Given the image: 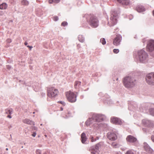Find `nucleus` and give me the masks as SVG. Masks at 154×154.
Masks as SVG:
<instances>
[{
    "mask_svg": "<svg viewBox=\"0 0 154 154\" xmlns=\"http://www.w3.org/2000/svg\"><path fill=\"white\" fill-rule=\"evenodd\" d=\"M24 45H25L26 46V45H28V43H27V42H26L24 43Z\"/></svg>",
    "mask_w": 154,
    "mask_h": 154,
    "instance_id": "c03bdc74",
    "label": "nucleus"
},
{
    "mask_svg": "<svg viewBox=\"0 0 154 154\" xmlns=\"http://www.w3.org/2000/svg\"><path fill=\"white\" fill-rule=\"evenodd\" d=\"M134 57L137 61L141 63H145L148 61V55L145 51L142 49L138 51L137 55L134 56Z\"/></svg>",
    "mask_w": 154,
    "mask_h": 154,
    "instance_id": "f03ea898",
    "label": "nucleus"
},
{
    "mask_svg": "<svg viewBox=\"0 0 154 154\" xmlns=\"http://www.w3.org/2000/svg\"><path fill=\"white\" fill-rule=\"evenodd\" d=\"M117 80H118V78L117 79Z\"/></svg>",
    "mask_w": 154,
    "mask_h": 154,
    "instance_id": "4d7b16f0",
    "label": "nucleus"
},
{
    "mask_svg": "<svg viewBox=\"0 0 154 154\" xmlns=\"http://www.w3.org/2000/svg\"><path fill=\"white\" fill-rule=\"evenodd\" d=\"M118 144L114 142L112 143V146L114 148H116L117 147H119V146H118Z\"/></svg>",
    "mask_w": 154,
    "mask_h": 154,
    "instance_id": "c85d7f7f",
    "label": "nucleus"
},
{
    "mask_svg": "<svg viewBox=\"0 0 154 154\" xmlns=\"http://www.w3.org/2000/svg\"><path fill=\"white\" fill-rule=\"evenodd\" d=\"M118 2L124 5H128L129 3V0H117Z\"/></svg>",
    "mask_w": 154,
    "mask_h": 154,
    "instance_id": "6ab92c4d",
    "label": "nucleus"
},
{
    "mask_svg": "<svg viewBox=\"0 0 154 154\" xmlns=\"http://www.w3.org/2000/svg\"><path fill=\"white\" fill-rule=\"evenodd\" d=\"M151 139L152 141L154 142V136H152L151 137Z\"/></svg>",
    "mask_w": 154,
    "mask_h": 154,
    "instance_id": "4c0bfd02",
    "label": "nucleus"
},
{
    "mask_svg": "<svg viewBox=\"0 0 154 154\" xmlns=\"http://www.w3.org/2000/svg\"><path fill=\"white\" fill-rule=\"evenodd\" d=\"M89 139L91 140V142H93L95 141V140L94 139V137L92 136H91L89 137Z\"/></svg>",
    "mask_w": 154,
    "mask_h": 154,
    "instance_id": "f704fd0d",
    "label": "nucleus"
},
{
    "mask_svg": "<svg viewBox=\"0 0 154 154\" xmlns=\"http://www.w3.org/2000/svg\"><path fill=\"white\" fill-rule=\"evenodd\" d=\"M124 86L127 88H131L134 87L136 84V79L131 76H126L123 79Z\"/></svg>",
    "mask_w": 154,
    "mask_h": 154,
    "instance_id": "20e7f679",
    "label": "nucleus"
},
{
    "mask_svg": "<svg viewBox=\"0 0 154 154\" xmlns=\"http://www.w3.org/2000/svg\"><path fill=\"white\" fill-rule=\"evenodd\" d=\"M29 2L27 0H22L21 4L23 5L27 6L29 4Z\"/></svg>",
    "mask_w": 154,
    "mask_h": 154,
    "instance_id": "b1692460",
    "label": "nucleus"
},
{
    "mask_svg": "<svg viewBox=\"0 0 154 154\" xmlns=\"http://www.w3.org/2000/svg\"><path fill=\"white\" fill-rule=\"evenodd\" d=\"M67 23L66 22L64 21L62 23L61 25L63 26H65L67 25Z\"/></svg>",
    "mask_w": 154,
    "mask_h": 154,
    "instance_id": "7c9ffc66",
    "label": "nucleus"
},
{
    "mask_svg": "<svg viewBox=\"0 0 154 154\" xmlns=\"http://www.w3.org/2000/svg\"><path fill=\"white\" fill-rule=\"evenodd\" d=\"M8 7L7 5L5 3H3L0 5V9H6Z\"/></svg>",
    "mask_w": 154,
    "mask_h": 154,
    "instance_id": "412c9836",
    "label": "nucleus"
},
{
    "mask_svg": "<svg viewBox=\"0 0 154 154\" xmlns=\"http://www.w3.org/2000/svg\"><path fill=\"white\" fill-rule=\"evenodd\" d=\"M81 141L82 143L83 144H86L85 142L87 139L85 133L83 132L81 134Z\"/></svg>",
    "mask_w": 154,
    "mask_h": 154,
    "instance_id": "f3484780",
    "label": "nucleus"
},
{
    "mask_svg": "<svg viewBox=\"0 0 154 154\" xmlns=\"http://www.w3.org/2000/svg\"><path fill=\"white\" fill-rule=\"evenodd\" d=\"M36 135V133L35 132H34L32 134V136L33 137H35Z\"/></svg>",
    "mask_w": 154,
    "mask_h": 154,
    "instance_id": "58836bf2",
    "label": "nucleus"
},
{
    "mask_svg": "<svg viewBox=\"0 0 154 154\" xmlns=\"http://www.w3.org/2000/svg\"><path fill=\"white\" fill-rule=\"evenodd\" d=\"M127 141L130 143H134L136 141L137 139L134 136L129 135L126 138Z\"/></svg>",
    "mask_w": 154,
    "mask_h": 154,
    "instance_id": "2eb2a0df",
    "label": "nucleus"
},
{
    "mask_svg": "<svg viewBox=\"0 0 154 154\" xmlns=\"http://www.w3.org/2000/svg\"><path fill=\"white\" fill-rule=\"evenodd\" d=\"M146 49L148 51L151 52L154 50V40H149L147 44Z\"/></svg>",
    "mask_w": 154,
    "mask_h": 154,
    "instance_id": "9d476101",
    "label": "nucleus"
},
{
    "mask_svg": "<svg viewBox=\"0 0 154 154\" xmlns=\"http://www.w3.org/2000/svg\"><path fill=\"white\" fill-rule=\"evenodd\" d=\"M150 113L152 115L154 116V109L151 108L149 109Z\"/></svg>",
    "mask_w": 154,
    "mask_h": 154,
    "instance_id": "cd10ccee",
    "label": "nucleus"
},
{
    "mask_svg": "<svg viewBox=\"0 0 154 154\" xmlns=\"http://www.w3.org/2000/svg\"><path fill=\"white\" fill-rule=\"evenodd\" d=\"M60 0H49V3L50 4L54 2L55 3H58Z\"/></svg>",
    "mask_w": 154,
    "mask_h": 154,
    "instance_id": "a878e982",
    "label": "nucleus"
},
{
    "mask_svg": "<svg viewBox=\"0 0 154 154\" xmlns=\"http://www.w3.org/2000/svg\"><path fill=\"white\" fill-rule=\"evenodd\" d=\"M35 152L36 154H42L41 150L39 149L36 150Z\"/></svg>",
    "mask_w": 154,
    "mask_h": 154,
    "instance_id": "473e14b6",
    "label": "nucleus"
},
{
    "mask_svg": "<svg viewBox=\"0 0 154 154\" xmlns=\"http://www.w3.org/2000/svg\"><path fill=\"white\" fill-rule=\"evenodd\" d=\"M131 18H130V20H131L133 18L132 16L131 15Z\"/></svg>",
    "mask_w": 154,
    "mask_h": 154,
    "instance_id": "09e8293b",
    "label": "nucleus"
},
{
    "mask_svg": "<svg viewBox=\"0 0 154 154\" xmlns=\"http://www.w3.org/2000/svg\"><path fill=\"white\" fill-rule=\"evenodd\" d=\"M146 79L148 84L154 85V72H152L147 75Z\"/></svg>",
    "mask_w": 154,
    "mask_h": 154,
    "instance_id": "6e6552de",
    "label": "nucleus"
},
{
    "mask_svg": "<svg viewBox=\"0 0 154 154\" xmlns=\"http://www.w3.org/2000/svg\"><path fill=\"white\" fill-rule=\"evenodd\" d=\"M122 40V37L120 35H117L113 39V44L116 46H118L120 45Z\"/></svg>",
    "mask_w": 154,
    "mask_h": 154,
    "instance_id": "9b49d317",
    "label": "nucleus"
},
{
    "mask_svg": "<svg viewBox=\"0 0 154 154\" xmlns=\"http://www.w3.org/2000/svg\"><path fill=\"white\" fill-rule=\"evenodd\" d=\"M120 11L118 10H114L112 11L111 12V17L110 22L108 21V24L110 26H113L117 23V19L118 17V15Z\"/></svg>",
    "mask_w": 154,
    "mask_h": 154,
    "instance_id": "39448f33",
    "label": "nucleus"
},
{
    "mask_svg": "<svg viewBox=\"0 0 154 154\" xmlns=\"http://www.w3.org/2000/svg\"><path fill=\"white\" fill-rule=\"evenodd\" d=\"M6 67L9 70L11 68V66L9 65L6 66Z\"/></svg>",
    "mask_w": 154,
    "mask_h": 154,
    "instance_id": "e433bc0d",
    "label": "nucleus"
},
{
    "mask_svg": "<svg viewBox=\"0 0 154 154\" xmlns=\"http://www.w3.org/2000/svg\"><path fill=\"white\" fill-rule=\"evenodd\" d=\"M8 154V152H5L4 154Z\"/></svg>",
    "mask_w": 154,
    "mask_h": 154,
    "instance_id": "3c124183",
    "label": "nucleus"
},
{
    "mask_svg": "<svg viewBox=\"0 0 154 154\" xmlns=\"http://www.w3.org/2000/svg\"><path fill=\"white\" fill-rule=\"evenodd\" d=\"M78 39L79 41L81 42H83L85 41V37L82 35H79Z\"/></svg>",
    "mask_w": 154,
    "mask_h": 154,
    "instance_id": "5701e85b",
    "label": "nucleus"
},
{
    "mask_svg": "<svg viewBox=\"0 0 154 154\" xmlns=\"http://www.w3.org/2000/svg\"><path fill=\"white\" fill-rule=\"evenodd\" d=\"M143 43H144V42H145V39H143Z\"/></svg>",
    "mask_w": 154,
    "mask_h": 154,
    "instance_id": "49530a36",
    "label": "nucleus"
},
{
    "mask_svg": "<svg viewBox=\"0 0 154 154\" xmlns=\"http://www.w3.org/2000/svg\"><path fill=\"white\" fill-rule=\"evenodd\" d=\"M53 20L54 21H57L58 20V17L57 16H55L54 17Z\"/></svg>",
    "mask_w": 154,
    "mask_h": 154,
    "instance_id": "72a5a7b5",
    "label": "nucleus"
},
{
    "mask_svg": "<svg viewBox=\"0 0 154 154\" xmlns=\"http://www.w3.org/2000/svg\"><path fill=\"white\" fill-rule=\"evenodd\" d=\"M102 145H103V143L100 142L96 144L95 146L91 147L90 149L91 151V154H95V152L98 153L99 152V148Z\"/></svg>",
    "mask_w": 154,
    "mask_h": 154,
    "instance_id": "1a4fd4ad",
    "label": "nucleus"
},
{
    "mask_svg": "<svg viewBox=\"0 0 154 154\" xmlns=\"http://www.w3.org/2000/svg\"><path fill=\"white\" fill-rule=\"evenodd\" d=\"M125 154H134L133 151L130 150L127 152Z\"/></svg>",
    "mask_w": 154,
    "mask_h": 154,
    "instance_id": "c756f323",
    "label": "nucleus"
},
{
    "mask_svg": "<svg viewBox=\"0 0 154 154\" xmlns=\"http://www.w3.org/2000/svg\"><path fill=\"white\" fill-rule=\"evenodd\" d=\"M58 102L59 103H60L61 104H62V105H63L64 106H65V102L63 101H58Z\"/></svg>",
    "mask_w": 154,
    "mask_h": 154,
    "instance_id": "c9c22d12",
    "label": "nucleus"
},
{
    "mask_svg": "<svg viewBox=\"0 0 154 154\" xmlns=\"http://www.w3.org/2000/svg\"><path fill=\"white\" fill-rule=\"evenodd\" d=\"M23 122L27 124L30 125H35V122H34L27 119H25L23 120Z\"/></svg>",
    "mask_w": 154,
    "mask_h": 154,
    "instance_id": "a211bd4d",
    "label": "nucleus"
},
{
    "mask_svg": "<svg viewBox=\"0 0 154 154\" xmlns=\"http://www.w3.org/2000/svg\"><path fill=\"white\" fill-rule=\"evenodd\" d=\"M7 41L8 42H9V43H10L11 42V39H7Z\"/></svg>",
    "mask_w": 154,
    "mask_h": 154,
    "instance_id": "37998d69",
    "label": "nucleus"
},
{
    "mask_svg": "<svg viewBox=\"0 0 154 154\" xmlns=\"http://www.w3.org/2000/svg\"><path fill=\"white\" fill-rule=\"evenodd\" d=\"M63 109L62 107H60V110L61 111H63Z\"/></svg>",
    "mask_w": 154,
    "mask_h": 154,
    "instance_id": "de8ad7c7",
    "label": "nucleus"
},
{
    "mask_svg": "<svg viewBox=\"0 0 154 154\" xmlns=\"http://www.w3.org/2000/svg\"><path fill=\"white\" fill-rule=\"evenodd\" d=\"M81 82L79 81H76L75 83L74 87L75 88H78V87L80 85Z\"/></svg>",
    "mask_w": 154,
    "mask_h": 154,
    "instance_id": "393cba45",
    "label": "nucleus"
},
{
    "mask_svg": "<svg viewBox=\"0 0 154 154\" xmlns=\"http://www.w3.org/2000/svg\"><path fill=\"white\" fill-rule=\"evenodd\" d=\"M100 42L103 45H104L106 43V41L104 38H102L100 39Z\"/></svg>",
    "mask_w": 154,
    "mask_h": 154,
    "instance_id": "bb28decb",
    "label": "nucleus"
},
{
    "mask_svg": "<svg viewBox=\"0 0 154 154\" xmlns=\"http://www.w3.org/2000/svg\"><path fill=\"white\" fill-rule=\"evenodd\" d=\"M42 125V124H41V125Z\"/></svg>",
    "mask_w": 154,
    "mask_h": 154,
    "instance_id": "13d9d810",
    "label": "nucleus"
},
{
    "mask_svg": "<svg viewBox=\"0 0 154 154\" xmlns=\"http://www.w3.org/2000/svg\"><path fill=\"white\" fill-rule=\"evenodd\" d=\"M152 13H153V16H154V10L153 11Z\"/></svg>",
    "mask_w": 154,
    "mask_h": 154,
    "instance_id": "8fccbe9b",
    "label": "nucleus"
},
{
    "mask_svg": "<svg viewBox=\"0 0 154 154\" xmlns=\"http://www.w3.org/2000/svg\"><path fill=\"white\" fill-rule=\"evenodd\" d=\"M35 113V112H33V114H34Z\"/></svg>",
    "mask_w": 154,
    "mask_h": 154,
    "instance_id": "6e6d98bb",
    "label": "nucleus"
},
{
    "mask_svg": "<svg viewBox=\"0 0 154 154\" xmlns=\"http://www.w3.org/2000/svg\"><path fill=\"white\" fill-rule=\"evenodd\" d=\"M142 122L146 127H150L152 125V122L150 120L146 119H143L142 121Z\"/></svg>",
    "mask_w": 154,
    "mask_h": 154,
    "instance_id": "4468645a",
    "label": "nucleus"
},
{
    "mask_svg": "<svg viewBox=\"0 0 154 154\" xmlns=\"http://www.w3.org/2000/svg\"><path fill=\"white\" fill-rule=\"evenodd\" d=\"M88 24L93 28H96L99 25V20L95 16L93 15L85 14L84 16Z\"/></svg>",
    "mask_w": 154,
    "mask_h": 154,
    "instance_id": "7ed1b4c3",
    "label": "nucleus"
},
{
    "mask_svg": "<svg viewBox=\"0 0 154 154\" xmlns=\"http://www.w3.org/2000/svg\"><path fill=\"white\" fill-rule=\"evenodd\" d=\"M47 91L48 96L51 98H55L58 93V90L52 87L48 88Z\"/></svg>",
    "mask_w": 154,
    "mask_h": 154,
    "instance_id": "423d86ee",
    "label": "nucleus"
},
{
    "mask_svg": "<svg viewBox=\"0 0 154 154\" xmlns=\"http://www.w3.org/2000/svg\"><path fill=\"white\" fill-rule=\"evenodd\" d=\"M43 154H47V152H45Z\"/></svg>",
    "mask_w": 154,
    "mask_h": 154,
    "instance_id": "603ef678",
    "label": "nucleus"
},
{
    "mask_svg": "<svg viewBox=\"0 0 154 154\" xmlns=\"http://www.w3.org/2000/svg\"><path fill=\"white\" fill-rule=\"evenodd\" d=\"M66 97L68 101L71 103H74L76 100L77 95L73 92L71 91L67 92L66 94Z\"/></svg>",
    "mask_w": 154,
    "mask_h": 154,
    "instance_id": "0eeeda50",
    "label": "nucleus"
},
{
    "mask_svg": "<svg viewBox=\"0 0 154 154\" xmlns=\"http://www.w3.org/2000/svg\"><path fill=\"white\" fill-rule=\"evenodd\" d=\"M113 51L115 53L117 54L119 52V50L118 49H113Z\"/></svg>",
    "mask_w": 154,
    "mask_h": 154,
    "instance_id": "2f4dec72",
    "label": "nucleus"
},
{
    "mask_svg": "<svg viewBox=\"0 0 154 154\" xmlns=\"http://www.w3.org/2000/svg\"><path fill=\"white\" fill-rule=\"evenodd\" d=\"M105 118V116L101 114H97L94 113L91 118L88 119L85 122V124L87 125H89L90 124L94 122V125L95 126L99 128L101 126V123L100 122L103 121Z\"/></svg>",
    "mask_w": 154,
    "mask_h": 154,
    "instance_id": "f257e3e1",
    "label": "nucleus"
},
{
    "mask_svg": "<svg viewBox=\"0 0 154 154\" xmlns=\"http://www.w3.org/2000/svg\"><path fill=\"white\" fill-rule=\"evenodd\" d=\"M144 147L145 150L149 153H151L152 152L153 150L146 143H144Z\"/></svg>",
    "mask_w": 154,
    "mask_h": 154,
    "instance_id": "dca6fc26",
    "label": "nucleus"
},
{
    "mask_svg": "<svg viewBox=\"0 0 154 154\" xmlns=\"http://www.w3.org/2000/svg\"><path fill=\"white\" fill-rule=\"evenodd\" d=\"M64 118H67V116H66V117H65Z\"/></svg>",
    "mask_w": 154,
    "mask_h": 154,
    "instance_id": "5fc2aeb1",
    "label": "nucleus"
},
{
    "mask_svg": "<svg viewBox=\"0 0 154 154\" xmlns=\"http://www.w3.org/2000/svg\"><path fill=\"white\" fill-rule=\"evenodd\" d=\"M136 9L137 11L139 12H143L145 11L144 7L141 5L137 6L136 8Z\"/></svg>",
    "mask_w": 154,
    "mask_h": 154,
    "instance_id": "aec40b11",
    "label": "nucleus"
},
{
    "mask_svg": "<svg viewBox=\"0 0 154 154\" xmlns=\"http://www.w3.org/2000/svg\"><path fill=\"white\" fill-rule=\"evenodd\" d=\"M5 111L6 114L11 115L12 114L13 110L11 108L7 109L5 110Z\"/></svg>",
    "mask_w": 154,
    "mask_h": 154,
    "instance_id": "4be33fe9",
    "label": "nucleus"
},
{
    "mask_svg": "<svg viewBox=\"0 0 154 154\" xmlns=\"http://www.w3.org/2000/svg\"><path fill=\"white\" fill-rule=\"evenodd\" d=\"M143 130L144 131H146V128H143Z\"/></svg>",
    "mask_w": 154,
    "mask_h": 154,
    "instance_id": "a18cd8bd",
    "label": "nucleus"
},
{
    "mask_svg": "<svg viewBox=\"0 0 154 154\" xmlns=\"http://www.w3.org/2000/svg\"><path fill=\"white\" fill-rule=\"evenodd\" d=\"M8 148H6V150H7V151H8Z\"/></svg>",
    "mask_w": 154,
    "mask_h": 154,
    "instance_id": "864d4df0",
    "label": "nucleus"
},
{
    "mask_svg": "<svg viewBox=\"0 0 154 154\" xmlns=\"http://www.w3.org/2000/svg\"><path fill=\"white\" fill-rule=\"evenodd\" d=\"M7 117L8 118L10 119H11V116L10 115H8L7 116Z\"/></svg>",
    "mask_w": 154,
    "mask_h": 154,
    "instance_id": "79ce46f5",
    "label": "nucleus"
},
{
    "mask_svg": "<svg viewBox=\"0 0 154 154\" xmlns=\"http://www.w3.org/2000/svg\"><path fill=\"white\" fill-rule=\"evenodd\" d=\"M99 139V137H96V138L95 139V141H96L97 140H98Z\"/></svg>",
    "mask_w": 154,
    "mask_h": 154,
    "instance_id": "a19ab883",
    "label": "nucleus"
},
{
    "mask_svg": "<svg viewBox=\"0 0 154 154\" xmlns=\"http://www.w3.org/2000/svg\"><path fill=\"white\" fill-rule=\"evenodd\" d=\"M27 47L29 48H30V50H31V49L32 48V46H29V45H28L27 46Z\"/></svg>",
    "mask_w": 154,
    "mask_h": 154,
    "instance_id": "ea45409f",
    "label": "nucleus"
},
{
    "mask_svg": "<svg viewBox=\"0 0 154 154\" xmlns=\"http://www.w3.org/2000/svg\"><path fill=\"white\" fill-rule=\"evenodd\" d=\"M110 121L113 123L117 125H121L122 123V121L120 119L114 117H112Z\"/></svg>",
    "mask_w": 154,
    "mask_h": 154,
    "instance_id": "ddd939ff",
    "label": "nucleus"
},
{
    "mask_svg": "<svg viewBox=\"0 0 154 154\" xmlns=\"http://www.w3.org/2000/svg\"><path fill=\"white\" fill-rule=\"evenodd\" d=\"M107 137L110 140H115L117 138L116 134L113 133L109 132L107 134Z\"/></svg>",
    "mask_w": 154,
    "mask_h": 154,
    "instance_id": "f8f14e48",
    "label": "nucleus"
}]
</instances>
